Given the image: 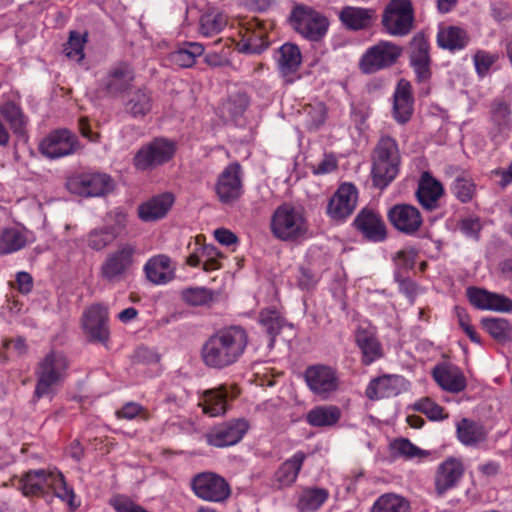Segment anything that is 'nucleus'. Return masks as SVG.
<instances>
[{"instance_id": "obj_21", "label": "nucleus", "mask_w": 512, "mask_h": 512, "mask_svg": "<svg viewBox=\"0 0 512 512\" xmlns=\"http://www.w3.org/2000/svg\"><path fill=\"white\" fill-rule=\"evenodd\" d=\"M107 320L108 308L102 304H94L84 311L82 327L91 340L105 342L109 336Z\"/></svg>"}, {"instance_id": "obj_23", "label": "nucleus", "mask_w": 512, "mask_h": 512, "mask_svg": "<svg viewBox=\"0 0 512 512\" xmlns=\"http://www.w3.org/2000/svg\"><path fill=\"white\" fill-rule=\"evenodd\" d=\"M341 24L348 30H367L377 19L376 11L372 8L344 6L338 12Z\"/></svg>"}, {"instance_id": "obj_20", "label": "nucleus", "mask_w": 512, "mask_h": 512, "mask_svg": "<svg viewBox=\"0 0 512 512\" xmlns=\"http://www.w3.org/2000/svg\"><path fill=\"white\" fill-rule=\"evenodd\" d=\"M245 419H237L213 428L206 435L207 443L215 447H226L238 443L248 431Z\"/></svg>"}, {"instance_id": "obj_7", "label": "nucleus", "mask_w": 512, "mask_h": 512, "mask_svg": "<svg viewBox=\"0 0 512 512\" xmlns=\"http://www.w3.org/2000/svg\"><path fill=\"white\" fill-rule=\"evenodd\" d=\"M66 187L79 196L99 197L113 190L114 181L104 173H82L69 177Z\"/></svg>"}, {"instance_id": "obj_26", "label": "nucleus", "mask_w": 512, "mask_h": 512, "mask_svg": "<svg viewBox=\"0 0 512 512\" xmlns=\"http://www.w3.org/2000/svg\"><path fill=\"white\" fill-rule=\"evenodd\" d=\"M175 201L170 192L161 193L138 206V217L144 222H154L164 218Z\"/></svg>"}, {"instance_id": "obj_35", "label": "nucleus", "mask_w": 512, "mask_h": 512, "mask_svg": "<svg viewBox=\"0 0 512 512\" xmlns=\"http://www.w3.org/2000/svg\"><path fill=\"white\" fill-rule=\"evenodd\" d=\"M329 491L320 487H305L298 495L297 509L300 512H314L328 500Z\"/></svg>"}, {"instance_id": "obj_14", "label": "nucleus", "mask_w": 512, "mask_h": 512, "mask_svg": "<svg viewBox=\"0 0 512 512\" xmlns=\"http://www.w3.org/2000/svg\"><path fill=\"white\" fill-rule=\"evenodd\" d=\"M135 75L132 67L120 62L112 67L98 79V89L107 96L116 97L127 91L134 81Z\"/></svg>"}, {"instance_id": "obj_58", "label": "nucleus", "mask_w": 512, "mask_h": 512, "mask_svg": "<svg viewBox=\"0 0 512 512\" xmlns=\"http://www.w3.org/2000/svg\"><path fill=\"white\" fill-rule=\"evenodd\" d=\"M484 328L496 339H502L508 331V322L501 318H485L482 321Z\"/></svg>"}, {"instance_id": "obj_28", "label": "nucleus", "mask_w": 512, "mask_h": 512, "mask_svg": "<svg viewBox=\"0 0 512 512\" xmlns=\"http://www.w3.org/2000/svg\"><path fill=\"white\" fill-rule=\"evenodd\" d=\"M305 458L306 454L298 451L285 460L275 471L272 478V486L276 489L292 486L297 480Z\"/></svg>"}, {"instance_id": "obj_10", "label": "nucleus", "mask_w": 512, "mask_h": 512, "mask_svg": "<svg viewBox=\"0 0 512 512\" xmlns=\"http://www.w3.org/2000/svg\"><path fill=\"white\" fill-rule=\"evenodd\" d=\"M304 377L310 391L321 400L330 398L339 388L336 370L326 365L308 367Z\"/></svg>"}, {"instance_id": "obj_6", "label": "nucleus", "mask_w": 512, "mask_h": 512, "mask_svg": "<svg viewBox=\"0 0 512 512\" xmlns=\"http://www.w3.org/2000/svg\"><path fill=\"white\" fill-rule=\"evenodd\" d=\"M414 14L409 0H391L386 6L382 24L392 36H405L413 27Z\"/></svg>"}, {"instance_id": "obj_24", "label": "nucleus", "mask_w": 512, "mask_h": 512, "mask_svg": "<svg viewBox=\"0 0 512 512\" xmlns=\"http://www.w3.org/2000/svg\"><path fill=\"white\" fill-rule=\"evenodd\" d=\"M444 194L442 184L428 172H423L416 191V197L422 207L433 211L440 206V199Z\"/></svg>"}, {"instance_id": "obj_44", "label": "nucleus", "mask_w": 512, "mask_h": 512, "mask_svg": "<svg viewBox=\"0 0 512 512\" xmlns=\"http://www.w3.org/2000/svg\"><path fill=\"white\" fill-rule=\"evenodd\" d=\"M227 24V17L219 11L211 10L200 18V32L203 36H213L222 31Z\"/></svg>"}, {"instance_id": "obj_59", "label": "nucleus", "mask_w": 512, "mask_h": 512, "mask_svg": "<svg viewBox=\"0 0 512 512\" xmlns=\"http://www.w3.org/2000/svg\"><path fill=\"white\" fill-rule=\"evenodd\" d=\"M491 293L488 290L477 287H469L467 289V297L470 303L481 310H487Z\"/></svg>"}, {"instance_id": "obj_1", "label": "nucleus", "mask_w": 512, "mask_h": 512, "mask_svg": "<svg viewBox=\"0 0 512 512\" xmlns=\"http://www.w3.org/2000/svg\"><path fill=\"white\" fill-rule=\"evenodd\" d=\"M248 345V335L240 326H230L211 335L204 343L201 357L206 366L223 369L236 363Z\"/></svg>"}, {"instance_id": "obj_45", "label": "nucleus", "mask_w": 512, "mask_h": 512, "mask_svg": "<svg viewBox=\"0 0 512 512\" xmlns=\"http://www.w3.org/2000/svg\"><path fill=\"white\" fill-rule=\"evenodd\" d=\"M49 490H51L56 497L66 502L72 509L79 506L75 503V493L72 488L68 487L64 476L59 471L52 472V481Z\"/></svg>"}, {"instance_id": "obj_62", "label": "nucleus", "mask_w": 512, "mask_h": 512, "mask_svg": "<svg viewBox=\"0 0 512 512\" xmlns=\"http://www.w3.org/2000/svg\"><path fill=\"white\" fill-rule=\"evenodd\" d=\"M338 168V161L332 154L325 155L324 158L318 163L312 166V172L314 175H326L336 171Z\"/></svg>"}, {"instance_id": "obj_15", "label": "nucleus", "mask_w": 512, "mask_h": 512, "mask_svg": "<svg viewBox=\"0 0 512 512\" xmlns=\"http://www.w3.org/2000/svg\"><path fill=\"white\" fill-rule=\"evenodd\" d=\"M401 54V48L388 41H381L371 47L361 58L363 72L373 73L392 65Z\"/></svg>"}, {"instance_id": "obj_29", "label": "nucleus", "mask_w": 512, "mask_h": 512, "mask_svg": "<svg viewBox=\"0 0 512 512\" xmlns=\"http://www.w3.org/2000/svg\"><path fill=\"white\" fill-rule=\"evenodd\" d=\"M238 390L235 387L220 386L208 390L203 395V412L211 417L223 415L227 410V400L236 397Z\"/></svg>"}, {"instance_id": "obj_53", "label": "nucleus", "mask_w": 512, "mask_h": 512, "mask_svg": "<svg viewBox=\"0 0 512 512\" xmlns=\"http://www.w3.org/2000/svg\"><path fill=\"white\" fill-rule=\"evenodd\" d=\"M414 408L431 420H442L447 417L443 408L430 398H423L414 404Z\"/></svg>"}, {"instance_id": "obj_64", "label": "nucleus", "mask_w": 512, "mask_h": 512, "mask_svg": "<svg viewBox=\"0 0 512 512\" xmlns=\"http://www.w3.org/2000/svg\"><path fill=\"white\" fill-rule=\"evenodd\" d=\"M318 281V277L307 268H300L297 282L298 286L303 290H309L313 288Z\"/></svg>"}, {"instance_id": "obj_18", "label": "nucleus", "mask_w": 512, "mask_h": 512, "mask_svg": "<svg viewBox=\"0 0 512 512\" xmlns=\"http://www.w3.org/2000/svg\"><path fill=\"white\" fill-rule=\"evenodd\" d=\"M388 219L399 232L413 236L423 225V217L418 208L411 204H396L390 208Z\"/></svg>"}, {"instance_id": "obj_40", "label": "nucleus", "mask_w": 512, "mask_h": 512, "mask_svg": "<svg viewBox=\"0 0 512 512\" xmlns=\"http://www.w3.org/2000/svg\"><path fill=\"white\" fill-rule=\"evenodd\" d=\"M459 441L467 446L476 445L485 439L486 433L482 425L463 418L456 426Z\"/></svg>"}, {"instance_id": "obj_33", "label": "nucleus", "mask_w": 512, "mask_h": 512, "mask_svg": "<svg viewBox=\"0 0 512 512\" xmlns=\"http://www.w3.org/2000/svg\"><path fill=\"white\" fill-rule=\"evenodd\" d=\"M55 470H35L27 472L18 483V488L25 496H35L49 491L52 472Z\"/></svg>"}, {"instance_id": "obj_9", "label": "nucleus", "mask_w": 512, "mask_h": 512, "mask_svg": "<svg viewBox=\"0 0 512 512\" xmlns=\"http://www.w3.org/2000/svg\"><path fill=\"white\" fill-rule=\"evenodd\" d=\"M174 153V142L156 138L139 149L133 158V164L138 170H151L171 160Z\"/></svg>"}, {"instance_id": "obj_57", "label": "nucleus", "mask_w": 512, "mask_h": 512, "mask_svg": "<svg viewBox=\"0 0 512 512\" xmlns=\"http://www.w3.org/2000/svg\"><path fill=\"white\" fill-rule=\"evenodd\" d=\"M109 220L112 222L111 224L105 225L111 232L116 233V237L118 238L122 231L126 228L128 222L127 213L120 209L116 208L112 210L108 214Z\"/></svg>"}, {"instance_id": "obj_34", "label": "nucleus", "mask_w": 512, "mask_h": 512, "mask_svg": "<svg viewBox=\"0 0 512 512\" xmlns=\"http://www.w3.org/2000/svg\"><path fill=\"white\" fill-rule=\"evenodd\" d=\"M412 112L413 97L411 85L408 81L402 79L398 82L394 92V118L399 123H405L410 119Z\"/></svg>"}, {"instance_id": "obj_12", "label": "nucleus", "mask_w": 512, "mask_h": 512, "mask_svg": "<svg viewBox=\"0 0 512 512\" xmlns=\"http://www.w3.org/2000/svg\"><path fill=\"white\" fill-rule=\"evenodd\" d=\"M192 490L195 495L209 502H223L230 496V487L224 478L204 472L192 479Z\"/></svg>"}, {"instance_id": "obj_43", "label": "nucleus", "mask_w": 512, "mask_h": 512, "mask_svg": "<svg viewBox=\"0 0 512 512\" xmlns=\"http://www.w3.org/2000/svg\"><path fill=\"white\" fill-rule=\"evenodd\" d=\"M26 245L25 235L17 228H7L0 232V255L14 253Z\"/></svg>"}, {"instance_id": "obj_41", "label": "nucleus", "mask_w": 512, "mask_h": 512, "mask_svg": "<svg viewBox=\"0 0 512 512\" xmlns=\"http://www.w3.org/2000/svg\"><path fill=\"white\" fill-rule=\"evenodd\" d=\"M152 107V100L150 94L143 90L138 89L128 95L125 102V110L133 117H143L150 112Z\"/></svg>"}, {"instance_id": "obj_37", "label": "nucleus", "mask_w": 512, "mask_h": 512, "mask_svg": "<svg viewBox=\"0 0 512 512\" xmlns=\"http://www.w3.org/2000/svg\"><path fill=\"white\" fill-rule=\"evenodd\" d=\"M341 414L340 408L335 405H321L311 409L306 420L313 427H330L340 420Z\"/></svg>"}, {"instance_id": "obj_36", "label": "nucleus", "mask_w": 512, "mask_h": 512, "mask_svg": "<svg viewBox=\"0 0 512 512\" xmlns=\"http://www.w3.org/2000/svg\"><path fill=\"white\" fill-rule=\"evenodd\" d=\"M250 25L257 27V29L253 31L250 28L246 29L241 41L238 43V50L243 53L258 54L268 46L266 32L264 28L259 27L258 22L251 23Z\"/></svg>"}, {"instance_id": "obj_47", "label": "nucleus", "mask_w": 512, "mask_h": 512, "mask_svg": "<svg viewBox=\"0 0 512 512\" xmlns=\"http://www.w3.org/2000/svg\"><path fill=\"white\" fill-rule=\"evenodd\" d=\"M260 324L266 329L270 336L275 337L285 324L281 313L275 308H267L259 315Z\"/></svg>"}, {"instance_id": "obj_30", "label": "nucleus", "mask_w": 512, "mask_h": 512, "mask_svg": "<svg viewBox=\"0 0 512 512\" xmlns=\"http://www.w3.org/2000/svg\"><path fill=\"white\" fill-rule=\"evenodd\" d=\"M355 227L368 239L382 241L386 236L385 224L375 211L365 208L354 220Z\"/></svg>"}, {"instance_id": "obj_22", "label": "nucleus", "mask_w": 512, "mask_h": 512, "mask_svg": "<svg viewBox=\"0 0 512 512\" xmlns=\"http://www.w3.org/2000/svg\"><path fill=\"white\" fill-rule=\"evenodd\" d=\"M429 43L422 33L416 34L410 42V64L419 81L430 78Z\"/></svg>"}, {"instance_id": "obj_39", "label": "nucleus", "mask_w": 512, "mask_h": 512, "mask_svg": "<svg viewBox=\"0 0 512 512\" xmlns=\"http://www.w3.org/2000/svg\"><path fill=\"white\" fill-rule=\"evenodd\" d=\"M204 52V47L200 43L188 42L169 55V60L174 65L182 68H188L195 64L196 58Z\"/></svg>"}, {"instance_id": "obj_60", "label": "nucleus", "mask_w": 512, "mask_h": 512, "mask_svg": "<svg viewBox=\"0 0 512 512\" xmlns=\"http://www.w3.org/2000/svg\"><path fill=\"white\" fill-rule=\"evenodd\" d=\"M475 191L474 184L465 178H457L453 184V192L462 202H468L472 199Z\"/></svg>"}, {"instance_id": "obj_32", "label": "nucleus", "mask_w": 512, "mask_h": 512, "mask_svg": "<svg viewBox=\"0 0 512 512\" xmlns=\"http://www.w3.org/2000/svg\"><path fill=\"white\" fill-rule=\"evenodd\" d=\"M277 67L287 82H292V75L301 65L302 57L299 48L291 43L283 44L276 52Z\"/></svg>"}, {"instance_id": "obj_49", "label": "nucleus", "mask_w": 512, "mask_h": 512, "mask_svg": "<svg viewBox=\"0 0 512 512\" xmlns=\"http://www.w3.org/2000/svg\"><path fill=\"white\" fill-rule=\"evenodd\" d=\"M391 448L396 455L402 456L409 460L415 458L421 459L429 455L428 451L420 449L406 438L395 440L391 444Z\"/></svg>"}, {"instance_id": "obj_56", "label": "nucleus", "mask_w": 512, "mask_h": 512, "mask_svg": "<svg viewBox=\"0 0 512 512\" xmlns=\"http://www.w3.org/2000/svg\"><path fill=\"white\" fill-rule=\"evenodd\" d=\"M304 111L309 117L308 125L310 128H317L326 120V107L321 102L308 105L305 107Z\"/></svg>"}, {"instance_id": "obj_16", "label": "nucleus", "mask_w": 512, "mask_h": 512, "mask_svg": "<svg viewBox=\"0 0 512 512\" xmlns=\"http://www.w3.org/2000/svg\"><path fill=\"white\" fill-rule=\"evenodd\" d=\"M358 190L351 183L341 184L328 202L327 214L335 221H343L356 208Z\"/></svg>"}, {"instance_id": "obj_11", "label": "nucleus", "mask_w": 512, "mask_h": 512, "mask_svg": "<svg viewBox=\"0 0 512 512\" xmlns=\"http://www.w3.org/2000/svg\"><path fill=\"white\" fill-rule=\"evenodd\" d=\"M78 148L76 135L67 129L54 130L39 143L41 154L49 159H58L74 154Z\"/></svg>"}, {"instance_id": "obj_5", "label": "nucleus", "mask_w": 512, "mask_h": 512, "mask_svg": "<svg viewBox=\"0 0 512 512\" xmlns=\"http://www.w3.org/2000/svg\"><path fill=\"white\" fill-rule=\"evenodd\" d=\"M137 249L131 243H121L108 253L100 266V277L108 283L125 280L136 261Z\"/></svg>"}, {"instance_id": "obj_55", "label": "nucleus", "mask_w": 512, "mask_h": 512, "mask_svg": "<svg viewBox=\"0 0 512 512\" xmlns=\"http://www.w3.org/2000/svg\"><path fill=\"white\" fill-rule=\"evenodd\" d=\"M203 259V268L206 271L217 270L221 267L220 258L222 254L214 245H203L200 247Z\"/></svg>"}, {"instance_id": "obj_48", "label": "nucleus", "mask_w": 512, "mask_h": 512, "mask_svg": "<svg viewBox=\"0 0 512 512\" xmlns=\"http://www.w3.org/2000/svg\"><path fill=\"white\" fill-rule=\"evenodd\" d=\"M87 42L86 34H81L76 31L70 32L67 44L64 48L65 55L76 62H81L84 59V46Z\"/></svg>"}, {"instance_id": "obj_51", "label": "nucleus", "mask_w": 512, "mask_h": 512, "mask_svg": "<svg viewBox=\"0 0 512 512\" xmlns=\"http://www.w3.org/2000/svg\"><path fill=\"white\" fill-rule=\"evenodd\" d=\"M184 301L193 306H201L212 300V292L204 287H194L183 290Z\"/></svg>"}, {"instance_id": "obj_50", "label": "nucleus", "mask_w": 512, "mask_h": 512, "mask_svg": "<svg viewBox=\"0 0 512 512\" xmlns=\"http://www.w3.org/2000/svg\"><path fill=\"white\" fill-rule=\"evenodd\" d=\"M0 114L10 124L15 133H22L25 118L20 108L13 102H6L0 106Z\"/></svg>"}, {"instance_id": "obj_27", "label": "nucleus", "mask_w": 512, "mask_h": 512, "mask_svg": "<svg viewBox=\"0 0 512 512\" xmlns=\"http://www.w3.org/2000/svg\"><path fill=\"white\" fill-rule=\"evenodd\" d=\"M406 389L404 377L399 375H384L373 379L366 388V396L371 399H380L397 396Z\"/></svg>"}, {"instance_id": "obj_19", "label": "nucleus", "mask_w": 512, "mask_h": 512, "mask_svg": "<svg viewBox=\"0 0 512 512\" xmlns=\"http://www.w3.org/2000/svg\"><path fill=\"white\" fill-rule=\"evenodd\" d=\"M355 341L361 351L363 364L370 365L383 357V347L377 338L376 327L369 323L359 325L355 332Z\"/></svg>"}, {"instance_id": "obj_52", "label": "nucleus", "mask_w": 512, "mask_h": 512, "mask_svg": "<svg viewBox=\"0 0 512 512\" xmlns=\"http://www.w3.org/2000/svg\"><path fill=\"white\" fill-rule=\"evenodd\" d=\"M499 59L498 53H490L487 51L479 50L473 56V62L477 74L480 77H485L492 65Z\"/></svg>"}, {"instance_id": "obj_42", "label": "nucleus", "mask_w": 512, "mask_h": 512, "mask_svg": "<svg viewBox=\"0 0 512 512\" xmlns=\"http://www.w3.org/2000/svg\"><path fill=\"white\" fill-rule=\"evenodd\" d=\"M371 512H410V506L403 497L387 493L374 502Z\"/></svg>"}, {"instance_id": "obj_38", "label": "nucleus", "mask_w": 512, "mask_h": 512, "mask_svg": "<svg viewBox=\"0 0 512 512\" xmlns=\"http://www.w3.org/2000/svg\"><path fill=\"white\" fill-rule=\"evenodd\" d=\"M437 43L440 47L451 51L461 50L468 45L469 36L464 29L449 26L438 31Z\"/></svg>"}, {"instance_id": "obj_4", "label": "nucleus", "mask_w": 512, "mask_h": 512, "mask_svg": "<svg viewBox=\"0 0 512 512\" xmlns=\"http://www.w3.org/2000/svg\"><path fill=\"white\" fill-rule=\"evenodd\" d=\"M400 154L396 141L385 136L378 142L373 158L372 176L376 187L385 188L398 174Z\"/></svg>"}, {"instance_id": "obj_8", "label": "nucleus", "mask_w": 512, "mask_h": 512, "mask_svg": "<svg viewBox=\"0 0 512 512\" xmlns=\"http://www.w3.org/2000/svg\"><path fill=\"white\" fill-rule=\"evenodd\" d=\"M290 20L299 34L312 41L320 40L327 33L329 26L326 17L304 6L295 7Z\"/></svg>"}, {"instance_id": "obj_17", "label": "nucleus", "mask_w": 512, "mask_h": 512, "mask_svg": "<svg viewBox=\"0 0 512 512\" xmlns=\"http://www.w3.org/2000/svg\"><path fill=\"white\" fill-rule=\"evenodd\" d=\"M464 465L460 459L449 457L440 463L434 475V490L442 497L460 483L464 475Z\"/></svg>"}, {"instance_id": "obj_31", "label": "nucleus", "mask_w": 512, "mask_h": 512, "mask_svg": "<svg viewBox=\"0 0 512 512\" xmlns=\"http://www.w3.org/2000/svg\"><path fill=\"white\" fill-rule=\"evenodd\" d=\"M147 279L156 285H164L175 277V268L171 259L163 254L150 258L144 265Z\"/></svg>"}, {"instance_id": "obj_25", "label": "nucleus", "mask_w": 512, "mask_h": 512, "mask_svg": "<svg viewBox=\"0 0 512 512\" xmlns=\"http://www.w3.org/2000/svg\"><path fill=\"white\" fill-rule=\"evenodd\" d=\"M436 383L445 391L459 393L466 388L467 382L463 372L455 365L440 363L432 370Z\"/></svg>"}, {"instance_id": "obj_3", "label": "nucleus", "mask_w": 512, "mask_h": 512, "mask_svg": "<svg viewBox=\"0 0 512 512\" xmlns=\"http://www.w3.org/2000/svg\"><path fill=\"white\" fill-rule=\"evenodd\" d=\"M271 232L279 240L297 241L306 237L308 222L301 207L282 204L271 218Z\"/></svg>"}, {"instance_id": "obj_46", "label": "nucleus", "mask_w": 512, "mask_h": 512, "mask_svg": "<svg viewBox=\"0 0 512 512\" xmlns=\"http://www.w3.org/2000/svg\"><path fill=\"white\" fill-rule=\"evenodd\" d=\"M117 239L116 233L111 232L106 226L92 229L86 236L87 246L94 251H101Z\"/></svg>"}, {"instance_id": "obj_61", "label": "nucleus", "mask_w": 512, "mask_h": 512, "mask_svg": "<svg viewBox=\"0 0 512 512\" xmlns=\"http://www.w3.org/2000/svg\"><path fill=\"white\" fill-rule=\"evenodd\" d=\"M487 310L502 313H512V299L505 295L492 292L491 298H489Z\"/></svg>"}, {"instance_id": "obj_2", "label": "nucleus", "mask_w": 512, "mask_h": 512, "mask_svg": "<svg viewBox=\"0 0 512 512\" xmlns=\"http://www.w3.org/2000/svg\"><path fill=\"white\" fill-rule=\"evenodd\" d=\"M68 370V361L61 352L48 353L39 363L35 374L37 383L34 391L36 398H52L56 388L64 381Z\"/></svg>"}, {"instance_id": "obj_13", "label": "nucleus", "mask_w": 512, "mask_h": 512, "mask_svg": "<svg viewBox=\"0 0 512 512\" xmlns=\"http://www.w3.org/2000/svg\"><path fill=\"white\" fill-rule=\"evenodd\" d=\"M215 193L223 204H232L243 194L242 169L238 162L226 166L215 183Z\"/></svg>"}, {"instance_id": "obj_54", "label": "nucleus", "mask_w": 512, "mask_h": 512, "mask_svg": "<svg viewBox=\"0 0 512 512\" xmlns=\"http://www.w3.org/2000/svg\"><path fill=\"white\" fill-rule=\"evenodd\" d=\"M492 120L500 128H506L510 121L509 105L503 100H495L491 105Z\"/></svg>"}, {"instance_id": "obj_63", "label": "nucleus", "mask_w": 512, "mask_h": 512, "mask_svg": "<svg viewBox=\"0 0 512 512\" xmlns=\"http://www.w3.org/2000/svg\"><path fill=\"white\" fill-rule=\"evenodd\" d=\"M481 230V223L478 217L469 216L460 223V231L468 237L476 238Z\"/></svg>"}]
</instances>
